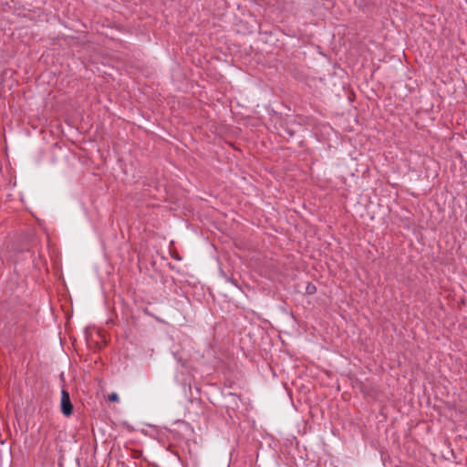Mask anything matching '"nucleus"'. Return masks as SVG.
I'll use <instances>...</instances> for the list:
<instances>
[{"label": "nucleus", "instance_id": "1", "mask_svg": "<svg viewBox=\"0 0 467 467\" xmlns=\"http://www.w3.org/2000/svg\"><path fill=\"white\" fill-rule=\"evenodd\" d=\"M61 411L66 416H70L73 411L70 397L66 389H62L61 391Z\"/></svg>", "mask_w": 467, "mask_h": 467}, {"label": "nucleus", "instance_id": "2", "mask_svg": "<svg viewBox=\"0 0 467 467\" xmlns=\"http://www.w3.org/2000/svg\"><path fill=\"white\" fill-rule=\"evenodd\" d=\"M109 400L111 402H118L119 400V395L116 392H112L109 395Z\"/></svg>", "mask_w": 467, "mask_h": 467}]
</instances>
